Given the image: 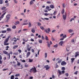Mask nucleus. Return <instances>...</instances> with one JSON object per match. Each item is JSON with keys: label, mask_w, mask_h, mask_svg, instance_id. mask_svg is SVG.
<instances>
[{"label": "nucleus", "mask_w": 79, "mask_h": 79, "mask_svg": "<svg viewBox=\"0 0 79 79\" xmlns=\"http://www.w3.org/2000/svg\"><path fill=\"white\" fill-rule=\"evenodd\" d=\"M30 73H32V72H33L34 73H37V70H36V68L34 67V68H32L30 69Z\"/></svg>", "instance_id": "obj_1"}, {"label": "nucleus", "mask_w": 79, "mask_h": 79, "mask_svg": "<svg viewBox=\"0 0 79 79\" xmlns=\"http://www.w3.org/2000/svg\"><path fill=\"white\" fill-rule=\"evenodd\" d=\"M8 42V39H6V40H5L4 42V45H9V43H7V42Z\"/></svg>", "instance_id": "obj_2"}, {"label": "nucleus", "mask_w": 79, "mask_h": 79, "mask_svg": "<svg viewBox=\"0 0 79 79\" xmlns=\"http://www.w3.org/2000/svg\"><path fill=\"white\" fill-rule=\"evenodd\" d=\"M6 13V12L1 16V17H0V21H1V20H2V19H3V17H4V15H5Z\"/></svg>", "instance_id": "obj_3"}, {"label": "nucleus", "mask_w": 79, "mask_h": 79, "mask_svg": "<svg viewBox=\"0 0 79 79\" xmlns=\"http://www.w3.org/2000/svg\"><path fill=\"white\" fill-rule=\"evenodd\" d=\"M67 16V13H65L64 15H63V19L64 20H66V16Z\"/></svg>", "instance_id": "obj_4"}, {"label": "nucleus", "mask_w": 79, "mask_h": 79, "mask_svg": "<svg viewBox=\"0 0 79 79\" xmlns=\"http://www.w3.org/2000/svg\"><path fill=\"white\" fill-rule=\"evenodd\" d=\"M45 31L47 34H49V32L50 31V28H48V29H45Z\"/></svg>", "instance_id": "obj_5"}, {"label": "nucleus", "mask_w": 79, "mask_h": 79, "mask_svg": "<svg viewBox=\"0 0 79 79\" xmlns=\"http://www.w3.org/2000/svg\"><path fill=\"white\" fill-rule=\"evenodd\" d=\"M10 15H8L6 16V19L7 21H8L10 18Z\"/></svg>", "instance_id": "obj_6"}, {"label": "nucleus", "mask_w": 79, "mask_h": 79, "mask_svg": "<svg viewBox=\"0 0 79 79\" xmlns=\"http://www.w3.org/2000/svg\"><path fill=\"white\" fill-rule=\"evenodd\" d=\"M44 68H46V70H48L50 69V67L48 66V65H46L44 66Z\"/></svg>", "instance_id": "obj_7"}, {"label": "nucleus", "mask_w": 79, "mask_h": 79, "mask_svg": "<svg viewBox=\"0 0 79 79\" xmlns=\"http://www.w3.org/2000/svg\"><path fill=\"white\" fill-rule=\"evenodd\" d=\"M66 62L64 61H63L61 63V65L62 66H65L66 64Z\"/></svg>", "instance_id": "obj_8"}, {"label": "nucleus", "mask_w": 79, "mask_h": 79, "mask_svg": "<svg viewBox=\"0 0 79 79\" xmlns=\"http://www.w3.org/2000/svg\"><path fill=\"white\" fill-rule=\"evenodd\" d=\"M10 54L12 55L13 54V52L10 51V52L8 54V56H9V59H10Z\"/></svg>", "instance_id": "obj_9"}, {"label": "nucleus", "mask_w": 79, "mask_h": 79, "mask_svg": "<svg viewBox=\"0 0 79 79\" xmlns=\"http://www.w3.org/2000/svg\"><path fill=\"white\" fill-rule=\"evenodd\" d=\"M31 54V52H28L27 53V58H28L29 56Z\"/></svg>", "instance_id": "obj_10"}, {"label": "nucleus", "mask_w": 79, "mask_h": 79, "mask_svg": "<svg viewBox=\"0 0 79 79\" xmlns=\"http://www.w3.org/2000/svg\"><path fill=\"white\" fill-rule=\"evenodd\" d=\"M75 56L76 58V57H77L78 56H79V52H75Z\"/></svg>", "instance_id": "obj_11"}, {"label": "nucleus", "mask_w": 79, "mask_h": 79, "mask_svg": "<svg viewBox=\"0 0 79 79\" xmlns=\"http://www.w3.org/2000/svg\"><path fill=\"white\" fill-rule=\"evenodd\" d=\"M64 42H63V41H61L59 43V44H60L61 46H62L63 45V44H64Z\"/></svg>", "instance_id": "obj_12"}, {"label": "nucleus", "mask_w": 79, "mask_h": 79, "mask_svg": "<svg viewBox=\"0 0 79 79\" xmlns=\"http://www.w3.org/2000/svg\"><path fill=\"white\" fill-rule=\"evenodd\" d=\"M3 53L5 54V55H7V56H8V52L5 51H4Z\"/></svg>", "instance_id": "obj_13"}, {"label": "nucleus", "mask_w": 79, "mask_h": 79, "mask_svg": "<svg viewBox=\"0 0 79 79\" xmlns=\"http://www.w3.org/2000/svg\"><path fill=\"white\" fill-rule=\"evenodd\" d=\"M61 13L62 15H63L64 13V9H63L62 10V11H61Z\"/></svg>", "instance_id": "obj_14"}, {"label": "nucleus", "mask_w": 79, "mask_h": 79, "mask_svg": "<svg viewBox=\"0 0 79 79\" xmlns=\"http://www.w3.org/2000/svg\"><path fill=\"white\" fill-rule=\"evenodd\" d=\"M31 31L32 33H34L35 32V28H32Z\"/></svg>", "instance_id": "obj_15"}, {"label": "nucleus", "mask_w": 79, "mask_h": 79, "mask_svg": "<svg viewBox=\"0 0 79 79\" xmlns=\"http://www.w3.org/2000/svg\"><path fill=\"white\" fill-rule=\"evenodd\" d=\"M46 8L47 10H48V11H50V10H52V9H49V8H50V7H49V6H47Z\"/></svg>", "instance_id": "obj_16"}, {"label": "nucleus", "mask_w": 79, "mask_h": 79, "mask_svg": "<svg viewBox=\"0 0 79 79\" xmlns=\"http://www.w3.org/2000/svg\"><path fill=\"white\" fill-rule=\"evenodd\" d=\"M74 60H75V58H72L71 59L72 63H73V62H74Z\"/></svg>", "instance_id": "obj_17"}, {"label": "nucleus", "mask_w": 79, "mask_h": 79, "mask_svg": "<svg viewBox=\"0 0 79 79\" xmlns=\"http://www.w3.org/2000/svg\"><path fill=\"white\" fill-rule=\"evenodd\" d=\"M50 7L51 8H52V9H53V8H54V6H53V5H50Z\"/></svg>", "instance_id": "obj_18"}, {"label": "nucleus", "mask_w": 79, "mask_h": 79, "mask_svg": "<svg viewBox=\"0 0 79 79\" xmlns=\"http://www.w3.org/2000/svg\"><path fill=\"white\" fill-rule=\"evenodd\" d=\"M18 45H15L13 47V49H15V48H18Z\"/></svg>", "instance_id": "obj_19"}, {"label": "nucleus", "mask_w": 79, "mask_h": 79, "mask_svg": "<svg viewBox=\"0 0 79 79\" xmlns=\"http://www.w3.org/2000/svg\"><path fill=\"white\" fill-rule=\"evenodd\" d=\"M28 27H31V22L28 23Z\"/></svg>", "instance_id": "obj_20"}, {"label": "nucleus", "mask_w": 79, "mask_h": 79, "mask_svg": "<svg viewBox=\"0 0 79 79\" xmlns=\"http://www.w3.org/2000/svg\"><path fill=\"white\" fill-rule=\"evenodd\" d=\"M7 31H11V29L10 28H8L7 29Z\"/></svg>", "instance_id": "obj_21"}, {"label": "nucleus", "mask_w": 79, "mask_h": 79, "mask_svg": "<svg viewBox=\"0 0 79 79\" xmlns=\"http://www.w3.org/2000/svg\"><path fill=\"white\" fill-rule=\"evenodd\" d=\"M15 78V76L14 75H11V77H10V79H14Z\"/></svg>", "instance_id": "obj_22"}, {"label": "nucleus", "mask_w": 79, "mask_h": 79, "mask_svg": "<svg viewBox=\"0 0 79 79\" xmlns=\"http://www.w3.org/2000/svg\"><path fill=\"white\" fill-rule=\"evenodd\" d=\"M40 28L42 30H44V29H45L44 28V27H43L42 26H40Z\"/></svg>", "instance_id": "obj_23"}, {"label": "nucleus", "mask_w": 79, "mask_h": 79, "mask_svg": "<svg viewBox=\"0 0 79 79\" xmlns=\"http://www.w3.org/2000/svg\"><path fill=\"white\" fill-rule=\"evenodd\" d=\"M2 33H6V30H4V31H1Z\"/></svg>", "instance_id": "obj_24"}, {"label": "nucleus", "mask_w": 79, "mask_h": 79, "mask_svg": "<svg viewBox=\"0 0 79 79\" xmlns=\"http://www.w3.org/2000/svg\"><path fill=\"white\" fill-rule=\"evenodd\" d=\"M12 29H16V26L15 25H14L12 27Z\"/></svg>", "instance_id": "obj_25"}, {"label": "nucleus", "mask_w": 79, "mask_h": 79, "mask_svg": "<svg viewBox=\"0 0 79 79\" xmlns=\"http://www.w3.org/2000/svg\"><path fill=\"white\" fill-rule=\"evenodd\" d=\"M6 48V50H8V48H10V47L8 46H7Z\"/></svg>", "instance_id": "obj_26"}, {"label": "nucleus", "mask_w": 79, "mask_h": 79, "mask_svg": "<svg viewBox=\"0 0 79 79\" xmlns=\"http://www.w3.org/2000/svg\"><path fill=\"white\" fill-rule=\"evenodd\" d=\"M65 67H62V68H61V69L62 71H64V70H65Z\"/></svg>", "instance_id": "obj_27"}, {"label": "nucleus", "mask_w": 79, "mask_h": 79, "mask_svg": "<svg viewBox=\"0 0 79 79\" xmlns=\"http://www.w3.org/2000/svg\"><path fill=\"white\" fill-rule=\"evenodd\" d=\"M62 61V59H60V60L58 61L57 63H60Z\"/></svg>", "instance_id": "obj_28"}, {"label": "nucleus", "mask_w": 79, "mask_h": 79, "mask_svg": "<svg viewBox=\"0 0 79 79\" xmlns=\"http://www.w3.org/2000/svg\"><path fill=\"white\" fill-rule=\"evenodd\" d=\"M0 4L1 5L3 4V0H0Z\"/></svg>", "instance_id": "obj_29"}, {"label": "nucleus", "mask_w": 79, "mask_h": 79, "mask_svg": "<svg viewBox=\"0 0 79 79\" xmlns=\"http://www.w3.org/2000/svg\"><path fill=\"white\" fill-rule=\"evenodd\" d=\"M45 58H47V53H45L44 54Z\"/></svg>", "instance_id": "obj_30"}, {"label": "nucleus", "mask_w": 79, "mask_h": 79, "mask_svg": "<svg viewBox=\"0 0 79 79\" xmlns=\"http://www.w3.org/2000/svg\"><path fill=\"white\" fill-rule=\"evenodd\" d=\"M67 37V36L66 35H65L64 36H63V38L64 39H65V38H66Z\"/></svg>", "instance_id": "obj_31"}, {"label": "nucleus", "mask_w": 79, "mask_h": 79, "mask_svg": "<svg viewBox=\"0 0 79 79\" xmlns=\"http://www.w3.org/2000/svg\"><path fill=\"white\" fill-rule=\"evenodd\" d=\"M6 8V7H3L1 9L2 10H5Z\"/></svg>", "instance_id": "obj_32"}, {"label": "nucleus", "mask_w": 79, "mask_h": 79, "mask_svg": "<svg viewBox=\"0 0 79 79\" xmlns=\"http://www.w3.org/2000/svg\"><path fill=\"white\" fill-rule=\"evenodd\" d=\"M53 47H54V48H56L57 47H58V44H57L54 45Z\"/></svg>", "instance_id": "obj_33"}, {"label": "nucleus", "mask_w": 79, "mask_h": 79, "mask_svg": "<svg viewBox=\"0 0 79 79\" xmlns=\"http://www.w3.org/2000/svg\"><path fill=\"white\" fill-rule=\"evenodd\" d=\"M15 77H18V76H19V74H16L15 75Z\"/></svg>", "instance_id": "obj_34"}, {"label": "nucleus", "mask_w": 79, "mask_h": 79, "mask_svg": "<svg viewBox=\"0 0 79 79\" xmlns=\"http://www.w3.org/2000/svg\"><path fill=\"white\" fill-rule=\"evenodd\" d=\"M45 39L46 40H48V37L47 36H45Z\"/></svg>", "instance_id": "obj_35"}, {"label": "nucleus", "mask_w": 79, "mask_h": 79, "mask_svg": "<svg viewBox=\"0 0 79 79\" xmlns=\"http://www.w3.org/2000/svg\"><path fill=\"white\" fill-rule=\"evenodd\" d=\"M13 54L15 55H18V52H15L13 53Z\"/></svg>", "instance_id": "obj_36"}, {"label": "nucleus", "mask_w": 79, "mask_h": 79, "mask_svg": "<svg viewBox=\"0 0 79 79\" xmlns=\"http://www.w3.org/2000/svg\"><path fill=\"white\" fill-rule=\"evenodd\" d=\"M58 73L60 75H61V71L59 70L58 71Z\"/></svg>", "instance_id": "obj_37"}, {"label": "nucleus", "mask_w": 79, "mask_h": 79, "mask_svg": "<svg viewBox=\"0 0 79 79\" xmlns=\"http://www.w3.org/2000/svg\"><path fill=\"white\" fill-rule=\"evenodd\" d=\"M63 8H64L65 7H66V5L64 3H63Z\"/></svg>", "instance_id": "obj_38"}, {"label": "nucleus", "mask_w": 79, "mask_h": 79, "mask_svg": "<svg viewBox=\"0 0 79 79\" xmlns=\"http://www.w3.org/2000/svg\"><path fill=\"white\" fill-rule=\"evenodd\" d=\"M28 24V23H23V25H27Z\"/></svg>", "instance_id": "obj_39"}, {"label": "nucleus", "mask_w": 79, "mask_h": 79, "mask_svg": "<svg viewBox=\"0 0 79 79\" xmlns=\"http://www.w3.org/2000/svg\"><path fill=\"white\" fill-rule=\"evenodd\" d=\"M73 30L70 29L69 30V32H73Z\"/></svg>", "instance_id": "obj_40"}, {"label": "nucleus", "mask_w": 79, "mask_h": 79, "mask_svg": "<svg viewBox=\"0 0 79 79\" xmlns=\"http://www.w3.org/2000/svg\"><path fill=\"white\" fill-rule=\"evenodd\" d=\"M33 2L32 1H31L30 2V5H32V4L33 3Z\"/></svg>", "instance_id": "obj_41"}, {"label": "nucleus", "mask_w": 79, "mask_h": 79, "mask_svg": "<svg viewBox=\"0 0 79 79\" xmlns=\"http://www.w3.org/2000/svg\"><path fill=\"white\" fill-rule=\"evenodd\" d=\"M39 42L40 44H42V40H39Z\"/></svg>", "instance_id": "obj_42"}, {"label": "nucleus", "mask_w": 79, "mask_h": 79, "mask_svg": "<svg viewBox=\"0 0 79 79\" xmlns=\"http://www.w3.org/2000/svg\"><path fill=\"white\" fill-rule=\"evenodd\" d=\"M56 11H55L53 14V15H56Z\"/></svg>", "instance_id": "obj_43"}, {"label": "nucleus", "mask_w": 79, "mask_h": 79, "mask_svg": "<svg viewBox=\"0 0 79 79\" xmlns=\"http://www.w3.org/2000/svg\"><path fill=\"white\" fill-rule=\"evenodd\" d=\"M32 61H33V60H32V59H30L29 60V62H30V63H31V62H32Z\"/></svg>", "instance_id": "obj_44"}, {"label": "nucleus", "mask_w": 79, "mask_h": 79, "mask_svg": "<svg viewBox=\"0 0 79 79\" xmlns=\"http://www.w3.org/2000/svg\"><path fill=\"white\" fill-rule=\"evenodd\" d=\"M73 20H74V18H72V19L70 20V22H72V21Z\"/></svg>", "instance_id": "obj_45"}, {"label": "nucleus", "mask_w": 79, "mask_h": 79, "mask_svg": "<svg viewBox=\"0 0 79 79\" xmlns=\"http://www.w3.org/2000/svg\"><path fill=\"white\" fill-rule=\"evenodd\" d=\"M15 23H16V24H19V22L18 21H17L15 22Z\"/></svg>", "instance_id": "obj_46"}, {"label": "nucleus", "mask_w": 79, "mask_h": 79, "mask_svg": "<svg viewBox=\"0 0 79 79\" xmlns=\"http://www.w3.org/2000/svg\"><path fill=\"white\" fill-rule=\"evenodd\" d=\"M27 51H31V48H28L27 49Z\"/></svg>", "instance_id": "obj_47"}, {"label": "nucleus", "mask_w": 79, "mask_h": 79, "mask_svg": "<svg viewBox=\"0 0 79 79\" xmlns=\"http://www.w3.org/2000/svg\"><path fill=\"white\" fill-rule=\"evenodd\" d=\"M14 1L15 3H18V1H16V0H14Z\"/></svg>", "instance_id": "obj_48"}, {"label": "nucleus", "mask_w": 79, "mask_h": 79, "mask_svg": "<svg viewBox=\"0 0 79 79\" xmlns=\"http://www.w3.org/2000/svg\"><path fill=\"white\" fill-rule=\"evenodd\" d=\"M17 65L18 66H20V65H21V63L18 62L17 63Z\"/></svg>", "instance_id": "obj_49"}, {"label": "nucleus", "mask_w": 79, "mask_h": 79, "mask_svg": "<svg viewBox=\"0 0 79 79\" xmlns=\"http://www.w3.org/2000/svg\"><path fill=\"white\" fill-rule=\"evenodd\" d=\"M45 16H47V15H50V14L45 13L44 14Z\"/></svg>", "instance_id": "obj_50"}, {"label": "nucleus", "mask_w": 79, "mask_h": 79, "mask_svg": "<svg viewBox=\"0 0 79 79\" xmlns=\"http://www.w3.org/2000/svg\"><path fill=\"white\" fill-rule=\"evenodd\" d=\"M65 75L66 76H67V77H68V76H69V74H68V73H66L65 74Z\"/></svg>", "instance_id": "obj_51"}, {"label": "nucleus", "mask_w": 79, "mask_h": 79, "mask_svg": "<svg viewBox=\"0 0 79 79\" xmlns=\"http://www.w3.org/2000/svg\"><path fill=\"white\" fill-rule=\"evenodd\" d=\"M24 66L26 67V68H27V67H28L29 66L28 65V64H25Z\"/></svg>", "instance_id": "obj_52"}, {"label": "nucleus", "mask_w": 79, "mask_h": 79, "mask_svg": "<svg viewBox=\"0 0 79 79\" xmlns=\"http://www.w3.org/2000/svg\"><path fill=\"white\" fill-rule=\"evenodd\" d=\"M20 67H21V68H19V69H22L23 68V65H21Z\"/></svg>", "instance_id": "obj_53"}, {"label": "nucleus", "mask_w": 79, "mask_h": 79, "mask_svg": "<svg viewBox=\"0 0 79 79\" xmlns=\"http://www.w3.org/2000/svg\"><path fill=\"white\" fill-rule=\"evenodd\" d=\"M77 73H78V72L77 71H76V72H75L74 73V74H77Z\"/></svg>", "instance_id": "obj_54"}, {"label": "nucleus", "mask_w": 79, "mask_h": 79, "mask_svg": "<svg viewBox=\"0 0 79 79\" xmlns=\"http://www.w3.org/2000/svg\"><path fill=\"white\" fill-rule=\"evenodd\" d=\"M31 52H32L33 53H34V49H31Z\"/></svg>", "instance_id": "obj_55"}, {"label": "nucleus", "mask_w": 79, "mask_h": 79, "mask_svg": "<svg viewBox=\"0 0 79 79\" xmlns=\"http://www.w3.org/2000/svg\"><path fill=\"white\" fill-rule=\"evenodd\" d=\"M58 68V65L57 64L56 65V68Z\"/></svg>", "instance_id": "obj_56"}, {"label": "nucleus", "mask_w": 79, "mask_h": 79, "mask_svg": "<svg viewBox=\"0 0 79 79\" xmlns=\"http://www.w3.org/2000/svg\"><path fill=\"white\" fill-rule=\"evenodd\" d=\"M18 51L19 53H21V50L20 49H19L18 50Z\"/></svg>", "instance_id": "obj_57"}, {"label": "nucleus", "mask_w": 79, "mask_h": 79, "mask_svg": "<svg viewBox=\"0 0 79 79\" xmlns=\"http://www.w3.org/2000/svg\"><path fill=\"white\" fill-rule=\"evenodd\" d=\"M38 26H41V23H40L39 22L38 23Z\"/></svg>", "instance_id": "obj_58"}, {"label": "nucleus", "mask_w": 79, "mask_h": 79, "mask_svg": "<svg viewBox=\"0 0 79 79\" xmlns=\"http://www.w3.org/2000/svg\"><path fill=\"white\" fill-rule=\"evenodd\" d=\"M61 73L62 74H64V73H65V72L64 71V70H63L61 71Z\"/></svg>", "instance_id": "obj_59"}, {"label": "nucleus", "mask_w": 79, "mask_h": 79, "mask_svg": "<svg viewBox=\"0 0 79 79\" xmlns=\"http://www.w3.org/2000/svg\"><path fill=\"white\" fill-rule=\"evenodd\" d=\"M10 37H11V36H10V35H9V36H8L7 37V38L6 39H7L8 40H9V39H10Z\"/></svg>", "instance_id": "obj_60"}, {"label": "nucleus", "mask_w": 79, "mask_h": 79, "mask_svg": "<svg viewBox=\"0 0 79 79\" xmlns=\"http://www.w3.org/2000/svg\"><path fill=\"white\" fill-rule=\"evenodd\" d=\"M52 78L53 79H55V76H54V75H52Z\"/></svg>", "instance_id": "obj_61"}, {"label": "nucleus", "mask_w": 79, "mask_h": 79, "mask_svg": "<svg viewBox=\"0 0 79 79\" xmlns=\"http://www.w3.org/2000/svg\"><path fill=\"white\" fill-rule=\"evenodd\" d=\"M41 38L43 40H44V36L42 35L41 36Z\"/></svg>", "instance_id": "obj_62"}, {"label": "nucleus", "mask_w": 79, "mask_h": 79, "mask_svg": "<svg viewBox=\"0 0 79 79\" xmlns=\"http://www.w3.org/2000/svg\"><path fill=\"white\" fill-rule=\"evenodd\" d=\"M21 32V30H19V31L18 32V33H20V32Z\"/></svg>", "instance_id": "obj_63"}, {"label": "nucleus", "mask_w": 79, "mask_h": 79, "mask_svg": "<svg viewBox=\"0 0 79 79\" xmlns=\"http://www.w3.org/2000/svg\"><path fill=\"white\" fill-rule=\"evenodd\" d=\"M30 79H33V77H30L29 78Z\"/></svg>", "instance_id": "obj_64"}]
</instances>
